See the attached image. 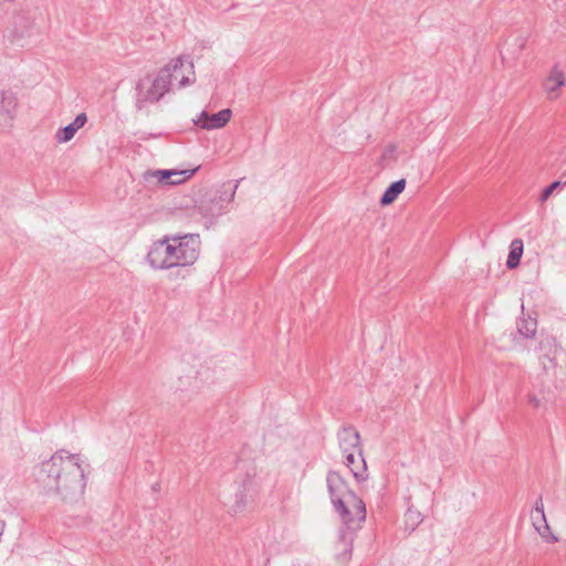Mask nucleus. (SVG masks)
<instances>
[{
    "label": "nucleus",
    "instance_id": "1",
    "mask_svg": "<svg viewBox=\"0 0 566 566\" xmlns=\"http://www.w3.org/2000/svg\"><path fill=\"white\" fill-rule=\"evenodd\" d=\"M36 483L48 493H55L63 501H76L84 494L85 472L77 454L59 450L35 469Z\"/></svg>",
    "mask_w": 566,
    "mask_h": 566
},
{
    "label": "nucleus",
    "instance_id": "2",
    "mask_svg": "<svg viewBox=\"0 0 566 566\" xmlns=\"http://www.w3.org/2000/svg\"><path fill=\"white\" fill-rule=\"evenodd\" d=\"M188 64V72L190 75H182L179 80V88H184L196 81L193 63L185 56H179L171 60L168 64L161 67L155 77L146 75L140 78L135 87V106L138 111L146 107L148 104L159 102L164 95L169 92L174 76H177L179 70Z\"/></svg>",
    "mask_w": 566,
    "mask_h": 566
},
{
    "label": "nucleus",
    "instance_id": "3",
    "mask_svg": "<svg viewBox=\"0 0 566 566\" xmlns=\"http://www.w3.org/2000/svg\"><path fill=\"white\" fill-rule=\"evenodd\" d=\"M327 491L335 511L340 515L348 530L359 526L366 518V507L343 476L336 471H329L326 476Z\"/></svg>",
    "mask_w": 566,
    "mask_h": 566
},
{
    "label": "nucleus",
    "instance_id": "4",
    "mask_svg": "<svg viewBox=\"0 0 566 566\" xmlns=\"http://www.w3.org/2000/svg\"><path fill=\"white\" fill-rule=\"evenodd\" d=\"M168 244L172 248L170 262L177 268V275L185 279L189 274L188 268L199 258L200 238L199 234H176L168 235Z\"/></svg>",
    "mask_w": 566,
    "mask_h": 566
},
{
    "label": "nucleus",
    "instance_id": "5",
    "mask_svg": "<svg viewBox=\"0 0 566 566\" xmlns=\"http://www.w3.org/2000/svg\"><path fill=\"white\" fill-rule=\"evenodd\" d=\"M238 184L227 182L221 185L214 191H211L203 198L198 210L207 219L213 220L229 211V206L233 201Z\"/></svg>",
    "mask_w": 566,
    "mask_h": 566
},
{
    "label": "nucleus",
    "instance_id": "6",
    "mask_svg": "<svg viewBox=\"0 0 566 566\" xmlns=\"http://www.w3.org/2000/svg\"><path fill=\"white\" fill-rule=\"evenodd\" d=\"M168 235H165L163 239L154 242L147 253V262L150 268L154 270H168L172 269V263L170 262V254L172 248L168 244Z\"/></svg>",
    "mask_w": 566,
    "mask_h": 566
},
{
    "label": "nucleus",
    "instance_id": "7",
    "mask_svg": "<svg viewBox=\"0 0 566 566\" xmlns=\"http://www.w3.org/2000/svg\"><path fill=\"white\" fill-rule=\"evenodd\" d=\"M337 440L343 454L363 452L359 432L353 426H343L337 432Z\"/></svg>",
    "mask_w": 566,
    "mask_h": 566
},
{
    "label": "nucleus",
    "instance_id": "8",
    "mask_svg": "<svg viewBox=\"0 0 566 566\" xmlns=\"http://www.w3.org/2000/svg\"><path fill=\"white\" fill-rule=\"evenodd\" d=\"M232 112L230 108H224L216 114L209 115L208 112L202 111L198 119L193 123L202 129H218L226 126L231 119Z\"/></svg>",
    "mask_w": 566,
    "mask_h": 566
},
{
    "label": "nucleus",
    "instance_id": "9",
    "mask_svg": "<svg viewBox=\"0 0 566 566\" xmlns=\"http://www.w3.org/2000/svg\"><path fill=\"white\" fill-rule=\"evenodd\" d=\"M197 170L198 168L185 170L159 169L153 171L151 176L155 177L161 185L175 186L180 185L191 178Z\"/></svg>",
    "mask_w": 566,
    "mask_h": 566
},
{
    "label": "nucleus",
    "instance_id": "10",
    "mask_svg": "<svg viewBox=\"0 0 566 566\" xmlns=\"http://www.w3.org/2000/svg\"><path fill=\"white\" fill-rule=\"evenodd\" d=\"M234 501L230 505V512L237 514L242 512L247 506V497L252 490L253 480L250 474H245L241 480L235 482Z\"/></svg>",
    "mask_w": 566,
    "mask_h": 566
},
{
    "label": "nucleus",
    "instance_id": "11",
    "mask_svg": "<svg viewBox=\"0 0 566 566\" xmlns=\"http://www.w3.org/2000/svg\"><path fill=\"white\" fill-rule=\"evenodd\" d=\"M558 350L557 342L553 336L542 337L538 345L539 359H542L544 370L556 366V353Z\"/></svg>",
    "mask_w": 566,
    "mask_h": 566
},
{
    "label": "nucleus",
    "instance_id": "12",
    "mask_svg": "<svg viewBox=\"0 0 566 566\" xmlns=\"http://www.w3.org/2000/svg\"><path fill=\"white\" fill-rule=\"evenodd\" d=\"M344 457H345V464L352 471L354 478L358 482L365 481L367 478V475H366L367 464H366L365 458L363 455V452H360V453L353 452V453L344 454Z\"/></svg>",
    "mask_w": 566,
    "mask_h": 566
},
{
    "label": "nucleus",
    "instance_id": "13",
    "mask_svg": "<svg viewBox=\"0 0 566 566\" xmlns=\"http://www.w3.org/2000/svg\"><path fill=\"white\" fill-rule=\"evenodd\" d=\"M565 81L564 72L558 66H554L544 82V88L549 99H555L559 96L558 90L565 85Z\"/></svg>",
    "mask_w": 566,
    "mask_h": 566
},
{
    "label": "nucleus",
    "instance_id": "14",
    "mask_svg": "<svg viewBox=\"0 0 566 566\" xmlns=\"http://www.w3.org/2000/svg\"><path fill=\"white\" fill-rule=\"evenodd\" d=\"M18 107V98L12 91H0V117L12 119Z\"/></svg>",
    "mask_w": 566,
    "mask_h": 566
},
{
    "label": "nucleus",
    "instance_id": "15",
    "mask_svg": "<svg viewBox=\"0 0 566 566\" xmlns=\"http://www.w3.org/2000/svg\"><path fill=\"white\" fill-rule=\"evenodd\" d=\"M523 254V241L514 239L510 245V253L506 260L507 269L512 270L518 266Z\"/></svg>",
    "mask_w": 566,
    "mask_h": 566
},
{
    "label": "nucleus",
    "instance_id": "16",
    "mask_svg": "<svg viewBox=\"0 0 566 566\" xmlns=\"http://www.w3.org/2000/svg\"><path fill=\"white\" fill-rule=\"evenodd\" d=\"M537 321L535 318L523 317L517 322V332L525 338H533L536 334Z\"/></svg>",
    "mask_w": 566,
    "mask_h": 566
},
{
    "label": "nucleus",
    "instance_id": "17",
    "mask_svg": "<svg viewBox=\"0 0 566 566\" xmlns=\"http://www.w3.org/2000/svg\"><path fill=\"white\" fill-rule=\"evenodd\" d=\"M422 521L423 516L419 511L413 510L412 507H408L403 518L405 530L408 533H411L420 525Z\"/></svg>",
    "mask_w": 566,
    "mask_h": 566
},
{
    "label": "nucleus",
    "instance_id": "18",
    "mask_svg": "<svg viewBox=\"0 0 566 566\" xmlns=\"http://www.w3.org/2000/svg\"><path fill=\"white\" fill-rule=\"evenodd\" d=\"M562 178H566V171L562 174ZM564 186H566V179L563 180H555L551 185H548L546 188H544L538 197V201L541 203L548 200V198L558 189H562Z\"/></svg>",
    "mask_w": 566,
    "mask_h": 566
},
{
    "label": "nucleus",
    "instance_id": "19",
    "mask_svg": "<svg viewBox=\"0 0 566 566\" xmlns=\"http://www.w3.org/2000/svg\"><path fill=\"white\" fill-rule=\"evenodd\" d=\"M531 518H532V522H533V525L534 527L536 528V531L538 532V534L546 541V542H551V543H554V542H557V537L554 536L551 531L549 532H545L544 530V523L541 521V518L538 517V515H536L535 513H532L531 515Z\"/></svg>",
    "mask_w": 566,
    "mask_h": 566
},
{
    "label": "nucleus",
    "instance_id": "20",
    "mask_svg": "<svg viewBox=\"0 0 566 566\" xmlns=\"http://www.w3.org/2000/svg\"><path fill=\"white\" fill-rule=\"evenodd\" d=\"M76 134L74 127L72 125H66L64 127H61L55 133V139L59 144H64L70 142L74 135Z\"/></svg>",
    "mask_w": 566,
    "mask_h": 566
},
{
    "label": "nucleus",
    "instance_id": "21",
    "mask_svg": "<svg viewBox=\"0 0 566 566\" xmlns=\"http://www.w3.org/2000/svg\"><path fill=\"white\" fill-rule=\"evenodd\" d=\"M534 513L536 515H538L541 521L544 523L545 532H549V526H548V523L546 521V516H545V513H544V504H543L542 497H538V500L535 502Z\"/></svg>",
    "mask_w": 566,
    "mask_h": 566
},
{
    "label": "nucleus",
    "instance_id": "22",
    "mask_svg": "<svg viewBox=\"0 0 566 566\" xmlns=\"http://www.w3.org/2000/svg\"><path fill=\"white\" fill-rule=\"evenodd\" d=\"M406 180L399 179L395 182H391V203L396 200V198L405 190Z\"/></svg>",
    "mask_w": 566,
    "mask_h": 566
},
{
    "label": "nucleus",
    "instance_id": "23",
    "mask_svg": "<svg viewBox=\"0 0 566 566\" xmlns=\"http://www.w3.org/2000/svg\"><path fill=\"white\" fill-rule=\"evenodd\" d=\"M87 122V116L85 113H80L78 115H76V117L74 118V120L72 123H70V125H72V127H74L75 132H77L80 128H82Z\"/></svg>",
    "mask_w": 566,
    "mask_h": 566
},
{
    "label": "nucleus",
    "instance_id": "24",
    "mask_svg": "<svg viewBox=\"0 0 566 566\" xmlns=\"http://www.w3.org/2000/svg\"><path fill=\"white\" fill-rule=\"evenodd\" d=\"M24 36V33L23 32H18V30H12L10 31V33L8 34V40L10 43H14L15 41L22 39Z\"/></svg>",
    "mask_w": 566,
    "mask_h": 566
},
{
    "label": "nucleus",
    "instance_id": "25",
    "mask_svg": "<svg viewBox=\"0 0 566 566\" xmlns=\"http://www.w3.org/2000/svg\"><path fill=\"white\" fill-rule=\"evenodd\" d=\"M381 206H389V187H387L380 198Z\"/></svg>",
    "mask_w": 566,
    "mask_h": 566
},
{
    "label": "nucleus",
    "instance_id": "26",
    "mask_svg": "<svg viewBox=\"0 0 566 566\" xmlns=\"http://www.w3.org/2000/svg\"><path fill=\"white\" fill-rule=\"evenodd\" d=\"M528 401H530L534 407H538V406H539V400H538V398H537V397H535V396H531V397L528 398Z\"/></svg>",
    "mask_w": 566,
    "mask_h": 566
},
{
    "label": "nucleus",
    "instance_id": "27",
    "mask_svg": "<svg viewBox=\"0 0 566 566\" xmlns=\"http://www.w3.org/2000/svg\"><path fill=\"white\" fill-rule=\"evenodd\" d=\"M524 45H525V40L524 39H520L518 50L520 51L523 50Z\"/></svg>",
    "mask_w": 566,
    "mask_h": 566
}]
</instances>
